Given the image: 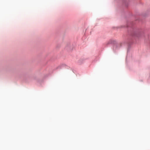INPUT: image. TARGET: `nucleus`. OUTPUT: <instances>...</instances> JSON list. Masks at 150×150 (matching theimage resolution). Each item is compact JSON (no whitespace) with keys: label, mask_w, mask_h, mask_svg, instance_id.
Here are the masks:
<instances>
[{"label":"nucleus","mask_w":150,"mask_h":150,"mask_svg":"<svg viewBox=\"0 0 150 150\" xmlns=\"http://www.w3.org/2000/svg\"><path fill=\"white\" fill-rule=\"evenodd\" d=\"M134 22H130L127 23V26L128 28V34L130 37L128 38L126 42L129 46L134 42V39L143 35L144 33L143 29L136 28L134 26Z\"/></svg>","instance_id":"nucleus-1"},{"label":"nucleus","mask_w":150,"mask_h":150,"mask_svg":"<svg viewBox=\"0 0 150 150\" xmlns=\"http://www.w3.org/2000/svg\"><path fill=\"white\" fill-rule=\"evenodd\" d=\"M73 49V46L72 44L69 43L67 44L65 47V50L68 52H70Z\"/></svg>","instance_id":"nucleus-2"},{"label":"nucleus","mask_w":150,"mask_h":150,"mask_svg":"<svg viewBox=\"0 0 150 150\" xmlns=\"http://www.w3.org/2000/svg\"><path fill=\"white\" fill-rule=\"evenodd\" d=\"M114 41L113 40H109L108 41L106 42V43H105L104 44L105 46V47H107L110 44H111L112 43H114Z\"/></svg>","instance_id":"nucleus-3"},{"label":"nucleus","mask_w":150,"mask_h":150,"mask_svg":"<svg viewBox=\"0 0 150 150\" xmlns=\"http://www.w3.org/2000/svg\"><path fill=\"white\" fill-rule=\"evenodd\" d=\"M85 60V59L83 58H81L79 59L78 61V63L80 64L83 63Z\"/></svg>","instance_id":"nucleus-4"},{"label":"nucleus","mask_w":150,"mask_h":150,"mask_svg":"<svg viewBox=\"0 0 150 150\" xmlns=\"http://www.w3.org/2000/svg\"><path fill=\"white\" fill-rule=\"evenodd\" d=\"M120 45L119 44H115L114 45V47H113V50L114 49H116L117 47L118 46Z\"/></svg>","instance_id":"nucleus-5"},{"label":"nucleus","mask_w":150,"mask_h":150,"mask_svg":"<svg viewBox=\"0 0 150 150\" xmlns=\"http://www.w3.org/2000/svg\"><path fill=\"white\" fill-rule=\"evenodd\" d=\"M61 66H59L58 67H57V68L56 69H59V68L61 69Z\"/></svg>","instance_id":"nucleus-6"},{"label":"nucleus","mask_w":150,"mask_h":150,"mask_svg":"<svg viewBox=\"0 0 150 150\" xmlns=\"http://www.w3.org/2000/svg\"><path fill=\"white\" fill-rule=\"evenodd\" d=\"M149 45H150V41H149Z\"/></svg>","instance_id":"nucleus-7"}]
</instances>
